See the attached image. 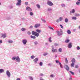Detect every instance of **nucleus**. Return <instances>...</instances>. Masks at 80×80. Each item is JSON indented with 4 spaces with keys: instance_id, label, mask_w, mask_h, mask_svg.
<instances>
[{
    "instance_id": "f257e3e1",
    "label": "nucleus",
    "mask_w": 80,
    "mask_h": 80,
    "mask_svg": "<svg viewBox=\"0 0 80 80\" xmlns=\"http://www.w3.org/2000/svg\"><path fill=\"white\" fill-rule=\"evenodd\" d=\"M32 34L33 35L36 36V37H38L40 35V34L37 32H36L32 31Z\"/></svg>"
},
{
    "instance_id": "f03ea898",
    "label": "nucleus",
    "mask_w": 80,
    "mask_h": 80,
    "mask_svg": "<svg viewBox=\"0 0 80 80\" xmlns=\"http://www.w3.org/2000/svg\"><path fill=\"white\" fill-rule=\"evenodd\" d=\"M48 4L49 5H50V6H52L53 5V4L52 2L51 1H48L47 2Z\"/></svg>"
},
{
    "instance_id": "7ed1b4c3",
    "label": "nucleus",
    "mask_w": 80,
    "mask_h": 80,
    "mask_svg": "<svg viewBox=\"0 0 80 80\" xmlns=\"http://www.w3.org/2000/svg\"><path fill=\"white\" fill-rule=\"evenodd\" d=\"M52 52H57V49H54V47H53V46H52Z\"/></svg>"
},
{
    "instance_id": "20e7f679",
    "label": "nucleus",
    "mask_w": 80,
    "mask_h": 80,
    "mask_svg": "<svg viewBox=\"0 0 80 80\" xmlns=\"http://www.w3.org/2000/svg\"><path fill=\"white\" fill-rule=\"evenodd\" d=\"M6 74L8 77H10V72H9V71H7L6 72Z\"/></svg>"
},
{
    "instance_id": "39448f33",
    "label": "nucleus",
    "mask_w": 80,
    "mask_h": 80,
    "mask_svg": "<svg viewBox=\"0 0 80 80\" xmlns=\"http://www.w3.org/2000/svg\"><path fill=\"white\" fill-rule=\"evenodd\" d=\"M26 9L27 10H28V11H29V12H32V9L29 7H28L26 8Z\"/></svg>"
},
{
    "instance_id": "423d86ee",
    "label": "nucleus",
    "mask_w": 80,
    "mask_h": 80,
    "mask_svg": "<svg viewBox=\"0 0 80 80\" xmlns=\"http://www.w3.org/2000/svg\"><path fill=\"white\" fill-rule=\"evenodd\" d=\"M22 1L21 0H18V3H17V5H20L21 4Z\"/></svg>"
},
{
    "instance_id": "0eeeda50",
    "label": "nucleus",
    "mask_w": 80,
    "mask_h": 80,
    "mask_svg": "<svg viewBox=\"0 0 80 80\" xmlns=\"http://www.w3.org/2000/svg\"><path fill=\"white\" fill-rule=\"evenodd\" d=\"M16 62H20V59L19 58V57L18 56L16 58Z\"/></svg>"
},
{
    "instance_id": "6e6552de",
    "label": "nucleus",
    "mask_w": 80,
    "mask_h": 80,
    "mask_svg": "<svg viewBox=\"0 0 80 80\" xmlns=\"http://www.w3.org/2000/svg\"><path fill=\"white\" fill-rule=\"evenodd\" d=\"M38 61V59L37 58H36L35 59H34L33 61L35 62V63H37V62Z\"/></svg>"
},
{
    "instance_id": "1a4fd4ad",
    "label": "nucleus",
    "mask_w": 80,
    "mask_h": 80,
    "mask_svg": "<svg viewBox=\"0 0 80 80\" xmlns=\"http://www.w3.org/2000/svg\"><path fill=\"white\" fill-rule=\"evenodd\" d=\"M72 42H70L69 43L68 45V48H72Z\"/></svg>"
},
{
    "instance_id": "9d476101",
    "label": "nucleus",
    "mask_w": 80,
    "mask_h": 80,
    "mask_svg": "<svg viewBox=\"0 0 80 80\" xmlns=\"http://www.w3.org/2000/svg\"><path fill=\"white\" fill-rule=\"evenodd\" d=\"M40 24H35L34 27L35 28H37V27H40Z\"/></svg>"
},
{
    "instance_id": "9b49d317",
    "label": "nucleus",
    "mask_w": 80,
    "mask_h": 80,
    "mask_svg": "<svg viewBox=\"0 0 80 80\" xmlns=\"http://www.w3.org/2000/svg\"><path fill=\"white\" fill-rule=\"evenodd\" d=\"M27 41L26 39L22 40L23 43L24 45H26V44L27 43Z\"/></svg>"
},
{
    "instance_id": "f8f14e48",
    "label": "nucleus",
    "mask_w": 80,
    "mask_h": 80,
    "mask_svg": "<svg viewBox=\"0 0 80 80\" xmlns=\"http://www.w3.org/2000/svg\"><path fill=\"white\" fill-rule=\"evenodd\" d=\"M65 68L68 71L69 70V67H68V65H66L65 66Z\"/></svg>"
},
{
    "instance_id": "ddd939ff",
    "label": "nucleus",
    "mask_w": 80,
    "mask_h": 80,
    "mask_svg": "<svg viewBox=\"0 0 80 80\" xmlns=\"http://www.w3.org/2000/svg\"><path fill=\"white\" fill-rule=\"evenodd\" d=\"M7 37V35H6V34L5 33L4 34H3L2 36L1 37H2L3 38H5L6 37Z\"/></svg>"
},
{
    "instance_id": "4468645a",
    "label": "nucleus",
    "mask_w": 80,
    "mask_h": 80,
    "mask_svg": "<svg viewBox=\"0 0 80 80\" xmlns=\"http://www.w3.org/2000/svg\"><path fill=\"white\" fill-rule=\"evenodd\" d=\"M67 32L68 34H69V35L71 34V31H70L69 30H68L67 31Z\"/></svg>"
},
{
    "instance_id": "2eb2a0df",
    "label": "nucleus",
    "mask_w": 80,
    "mask_h": 80,
    "mask_svg": "<svg viewBox=\"0 0 80 80\" xmlns=\"http://www.w3.org/2000/svg\"><path fill=\"white\" fill-rule=\"evenodd\" d=\"M71 62H72V63H75V58L72 59L71 61Z\"/></svg>"
},
{
    "instance_id": "dca6fc26",
    "label": "nucleus",
    "mask_w": 80,
    "mask_h": 80,
    "mask_svg": "<svg viewBox=\"0 0 80 80\" xmlns=\"http://www.w3.org/2000/svg\"><path fill=\"white\" fill-rule=\"evenodd\" d=\"M4 70L3 69H0V73H2V72H4Z\"/></svg>"
},
{
    "instance_id": "f3484780",
    "label": "nucleus",
    "mask_w": 80,
    "mask_h": 80,
    "mask_svg": "<svg viewBox=\"0 0 80 80\" xmlns=\"http://www.w3.org/2000/svg\"><path fill=\"white\" fill-rule=\"evenodd\" d=\"M31 38H33V39H35V38H36L35 37L32 35L31 36Z\"/></svg>"
},
{
    "instance_id": "a211bd4d",
    "label": "nucleus",
    "mask_w": 80,
    "mask_h": 80,
    "mask_svg": "<svg viewBox=\"0 0 80 80\" xmlns=\"http://www.w3.org/2000/svg\"><path fill=\"white\" fill-rule=\"evenodd\" d=\"M31 58L32 59H33V58H35V56L34 55H32L31 57Z\"/></svg>"
},
{
    "instance_id": "6ab92c4d",
    "label": "nucleus",
    "mask_w": 80,
    "mask_h": 80,
    "mask_svg": "<svg viewBox=\"0 0 80 80\" xmlns=\"http://www.w3.org/2000/svg\"><path fill=\"white\" fill-rule=\"evenodd\" d=\"M36 31L37 32H38V33H40V32H41V31L39 29H37Z\"/></svg>"
},
{
    "instance_id": "aec40b11",
    "label": "nucleus",
    "mask_w": 80,
    "mask_h": 80,
    "mask_svg": "<svg viewBox=\"0 0 80 80\" xmlns=\"http://www.w3.org/2000/svg\"><path fill=\"white\" fill-rule=\"evenodd\" d=\"M65 62H66V63H68V60H67V58H65Z\"/></svg>"
},
{
    "instance_id": "412c9836",
    "label": "nucleus",
    "mask_w": 80,
    "mask_h": 80,
    "mask_svg": "<svg viewBox=\"0 0 80 80\" xmlns=\"http://www.w3.org/2000/svg\"><path fill=\"white\" fill-rule=\"evenodd\" d=\"M70 42L69 39H67L65 41L66 43H68Z\"/></svg>"
},
{
    "instance_id": "4be33fe9",
    "label": "nucleus",
    "mask_w": 80,
    "mask_h": 80,
    "mask_svg": "<svg viewBox=\"0 0 80 80\" xmlns=\"http://www.w3.org/2000/svg\"><path fill=\"white\" fill-rule=\"evenodd\" d=\"M8 42L9 43H13V41L12 40H9L8 41Z\"/></svg>"
},
{
    "instance_id": "5701e85b",
    "label": "nucleus",
    "mask_w": 80,
    "mask_h": 80,
    "mask_svg": "<svg viewBox=\"0 0 80 80\" xmlns=\"http://www.w3.org/2000/svg\"><path fill=\"white\" fill-rule=\"evenodd\" d=\"M72 18L73 19V20H77V18L75 17H72Z\"/></svg>"
},
{
    "instance_id": "b1692460",
    "label": "nucleus",
    "mask_w": 80,
    "mask_h": 80,
    "mask_svg": "<svg viewBox=\"0 0 80 80\" xmlns=\"http://www.w3.org/2000/svg\"><path fill=\"white\" fill-rule=\"evenodd\" d=\"M62 51V48H60L59 49H58L59 52H61Z\"/></svg>"
},
{
    "instance_id": "393cba45",
    "label": "nucleus",
    "mask_w": 80,
    "mask_h": 80,
    "mask_svg": "<svg viewBox=\"0 0 80 80\" xmlns=\"http://www.w3.org/2000/svg\"><path fill=\"white\" fill-rule=\"evenodd\" d=\"M12 60H16L17 57H14L12 58Z\"/></svg>"
},
{
    "instance_id": "a878e982",
    "label": "nucleus",
    "mask_w": 80,
    "mask_h": 80,
    "mask_svg": "<svg viewBox=\"0 0 80 80\" xmlns=\"http://www.w3.org/2000/svg\"><path fill=\"white\" fill-rule=\"evenodd\" d=\"M75 65V64L73 62H72L71 64V67H74V65Z\"/></svg>"
},
{
    "instance_id": "bb28decb",
    "label": "nucleus",
    "mask_w": 80,
    "mask_h": 80,
    "mask_svg": "<svg viewBox=\"0 0 80 80\" xmlns=\"http://www.w3.org/2000/svg\"><path fill=\"white\" fill-rule=\"evenodd\" d=\"M52 38L50 37L49 38V41L50 42H52Z\"/></svg>"
},
{
    "instance_id": "cd10ccee",
    "label": "nucleus",
    "mask_w": 80,
    "mask_h": 80,
    "mask_svg": "<svg viewBox=\"0 0 80 80\" xmlns=\"http://www.w3.org/2000/svg\"><path fill=\"white\" fill-rule=\"evenodd\" d=\"M37 6L38 8H40V6L39 4H37Z\"/></svg>"
},
{
    "instance_id": "c85d7f7f",
    "label": "nucleus",
    "mask_w": 80,
    "mask_h": 80,
    "mask_svg": "<svg viewBox=\"0 0 80 80\" xmlns=\"http://www.w3.org/2000/svg\"><path fill=\"white\" fill-rule=\"evenodd\" d=\"M26 29L25 28H22V31H23V32H24V31H25Z\"/></svg>"
},
{
    "instance_id": "c756f323",
    "label": "nucleus",
    "mask_w": 80,
    "mask_h": 80,
    "mask_svg": "<svg viewBox=\"0 0 80 80\" xmlns=\"http://www.w3.org/2000/svg\"><path fill=\"white\" fill-rule=\"evenodd\" d=\"M72 13H75V9H73L72 10Z\"/></svg>"
},
{
    "instance_id": "7c9ffc66",
    "label": "nucleus",
    "mask_w": 80,
    "mask_h": 80,
    "mask_svg": "<svg viewBox=\"0 0 80 80\" xmlns=\"http://www.w3.org/2000/svg\"><path fill=\"white\" fill-rule=\"evenodd\" d=\"M27 33L28 34V35H30V34H31V32H30L29 31H28L27 32Z\"/></svg>"
},
{
    "instance_id": "2f4dec72",
    "label": "nucleus",
    "mask_w": 80,
    "mask_h": 80,
    "mask_svg": "<svg viewBox=\"0 0 80 80\" xmlns=\"http://www.w3.org/2000/svg\"><path fill=\"white\" fill-rule=\"evenodd\" d=\"M68 19L66 18L65 19V22H68Z\"/></svg>"
},
{
    "instance_id": "473e14b6",
    "label": "nucleus",
    "mask_w": 80,
    "mask_h": 80,
    "mask_svg": "<svg viewBox=\"0 0 80 80\" xmlns=\"http://www.w3.org/2000/svg\"><path fill=\"white\" fill-rule=\"evenodd\" d=\"M49 28H50V29H51V30H54L53 29V28H52V27H49Z\"/></svg>"
},
{
    "instance_id": "72a5a7b5",
    "label": "nucleus",
    "mask_w": 80,
    "mask_h": 80,
    "mask_svg": "<svg viewBox=\"0 0 80 80\" xmlns=\"http://www.w3.org/2000/svg\"><path fill=\"white\" fill-rule=\"evenodd\" d=\"M56 62L57 63H59V64H60V63L59 61H58V60H56Z\"/></svg>"
},
{
    "instance_id": "f704fd0d",
    "label": "nucleus",
    "mask_w": 80,
    "mask_h": 80,
    "mask_svg": "<svg viewBox=\"0 0 80 80\" xmlns=\"http://www.w3.org/2000/svg\"><path fill=\"white\" fill-rule=\"evenodd\" d=\"M39 65L41 66H42V65H43V63L42 62H41L39 63Z\"/></svg>"
},
{
    "instance_id": "c9c22d12",
    "label": "nucleus",
    "mask_w": 80,
    "mask_h": 80,
    "mask_svg": "<svg viewBox=\"0 0 80 80\" xmlns=\"http://www.w3.org/2000/svg\"><path fill=\"white\" fill-rule=\"evenodd\" d=\"M59 65L61 68H62V64L61 63V62H59Z\"/></svg>"
},
{
    "instance_id": "e433bc0d",
    "label": "nucleus",
    "mask_w": 80,
    "mask_h": 80,
    "mask_svg": "<svg viewBox=\"0 0 80 80\" xmlns=\"http://www.w3.org/2000/svg\"><path fill=\"white\" fill-rule=\"evenodd\" d=\"M80 2H76L77 5H80Z\"/></svg>"
},
{
    "instance_id": "4c0bfd02",
    "label": "nucleus",
    "mask_w": 80,
    "mask_h": 80,
    "mask_svg": "<svg viewBox=\"0 0 80 80\" xmlns=\"http://www.w3.org/2000/svg\"><path fill=\"white\" fill-rule=\"evenodd\" d=\"M69 72H70L71 73V74H72V75H74V72L71 71H70Z\"/></svg>"
},
{
    "instance_id": "58836bf2",
    "label": "nucleus",
    "mask_w": 80,
    "mask_h": 80,
    "mask_svg": "<svg viewBox=\"0 0 80 80\" xmlns=\"http://www.w3.org/2000/svg\"><path fill=\"white\" fill-rule=\"evenodd\" d=\"M29 78L30 80H33V78H32V77H29Z\"/></svg>"
},
{
    "instance_id": "ea45409f",
    "label": "nucleus",
    "mask_w": 80,
    "mask_h": 80,
    "mask_svg": "<svg viewBox=\"0 0 80 80\" xmlns=\"http://www.w3.org/2000/svg\"><path fill=\"white\" fill-rule=\"evenodd\" d=\"M62 17H60L59 19V20H60V21H62Z\"/></svg>"
},
{
    "instance_id": "a19ab883",
    "label": "nucleus",
    "mask_w": 80,
    "mask_h": 80,
    "mask_svg": "<svg viewBox=\"0 0 80 80\" xmlns=\"http://www.w3.org/2000/svg\"><path fill=\"white\" fill-rule=\"evenodd\" d=\"M30 15L32 16L33 15V12H30Z\"/></svg>"
},
{
    "instance_id": "79ce46f5",
    "label": "nucleus",
    "mask_w": 80,
    "mask_h": 80,
    "mask_svg": "<svg viewBox=\"0 0 80 80\" xmlns=\"http://www.w3.org/2000/svg\"><path fill=\"white\" fill-rule=\"evenodd\" d=\"M58 35H61V34H60V32H58Z\"/></svg>"
},
{
    "instance_id": "37998d69",
    "label": "nucleus",
    "mask_w": 80,
    "mask_h": 80,
    "mask_svg": "<svg viewBox=\"0 0 80 80\" xmlns=\"http://www.w3.org/2000/svg\"><path fill=\"white\" fill-rule=\"evenodd\" d=\"M41 20L44 22H46V21L43 19H42Z\"/></svg>"
},
{
    "instance_id": "c03bdc74",
    "label": "nucleus",
    "mask_w": 80,
    "mask_h": 80,
    "mask_svg": "<svg viewBox=\"0 0 80 80\" xmlns=\"http://www.w3.org/2000/svg\"><path fill=\"white\" fill-rule=\"evenodd\" d=\"M47 54H48V53H45L43 54V55L44 56H46V55H47Z\"/></svg>"
},
{
    "instance_id": "a18cd8bd",
    "label": "nucleus",
    "mask_w": 80,
    "mask_h": 80,
    "mask_svg": "<svg viewBox=\"0 0 80 80\" xmlns=\"http://www.w3.org/2000/svg\"><path fill=\"white\" fill-rule=\"evenodd\" d=\"M76 17H78L79 16H80V14H77L76 15Z\"/></svg>"
},
{
    "instance_id": "49530a36",
    "label": "nucleus",
    "mask_w": 80,
    "mask_h": 80,
    "mask_svg": "<svg viewBox=\"0 0 80 80\" xmlns=\"http://www.w3.org/2000/svg\"><path fill=\"white\" fill-rule=\"evenodd\" d=\"M25 5H28V2H26L25 3Z\"/></svg>"
},
{
    "instance_id": "de8ad7c7",
    "label": "nucleus",
    "mask_w": 80,
    "mask_h": 80,
    "mask_svg": "<svg viewBox=\"0 0 80 80\" xmlns=\"http://www.w3.org/2000/svg\"><path fill=\"white\" fill-rule=\"evenodd\" d=\"M51 10H52V9H51V8H48V11H51Z\"/></svg>"
},
{
    "instance_id": "09e8293b",
    "label": "nucleus",
    "mask_w": 80,
    "mask_h": 80,
    "mask_svg": "<svg viewBox=\"0 0 80 80\" xmlns=\"http://www.w3.org/2000/svg\"><path fill=\"white\" fill-rule=\"evenodd\" d=\"M77 50H80V47L78 46L77 47Z\"/></svg>"
},
{
    "instance_id": "8fccbe9b",
    "label": "nucleus",
    "mask_w": 80,
    "mask_h": 80,
    "mask_svg": "<svg viewBox=\"0 0 80 80\" xmlns=\"http://www.w3.org/2000/svg\"><path fill=\"white\" fill-rule=\"evenodd\" d=\"M61 5L62 7H65V4H62Z\"/></svg>"
},
{
    "instance_id": "3c124183",
    "label": "nucleus",
    "mask_w": 80,
    "mask_h": 80,
    "mask_svg": "<svg viewBox=\"0 0 80 80\" xmlns=\"http://www.w3.org/2000/svg\"><path fill=\"white\" fill-rule=\"evenodd\" d=\"M60 22V21L59 20H56V22H57L58 23Z\"/></svg>"
},
{
    "instance_id": "603ef678",
    "label": "nucleus",
    "mask_w": 80,
    "mask_h": 80,
    "mask_svg": "<svg viewBox=\"0 0 80 80\" xmlns=\"http://www.w3.org/2000/svg\"><path fill=\"white\" fill-rule=\"evenodd\" d=\"M60 26L62 28H63V27L62 25H60Z\"/></svg>"
},
{
    "instance_id": "864d4df0",
    "label": "nucleus",
    "mask_w": 80,
    "mask_h": 80,
    "mask_svg": "<svg viewBox=\"0 0 80 80\" xmlns=\"http://www.w3.org/2000/svg\"><path fill=\"white\" fill-rule=\"evenodd\" d=\"M34 43L35 45H37V44H38V43L37 42H34Z\"/></svg>"
},
{
    "instance_id": "5fc2aeb1",
    "label": "nucleus",
    "mask_w": 80,
    "mask_h": 80,
    "mask_svg": "<svg viewBox=\"0 0 80 80\" xmlns=\"http://www.w3.org/2000/svg\"><path fill=\"white\" fill-rule=\"evenodd\" d=\"M30 28H33V26H31L29 27Z\"/></svg>"
},
{
    "instance_id": "6e6d98bb",
    "label": "nucleus",
    "mask_w": 80,
    "mask_h": 80,
    "mask_svg": "<svg viewBox=\"0 0 80 80\" xmlns=\"http://www.w3.org/2000/svg\"><path fill=\"white\" fill-rule=\"evenodd\" d=\"M75 68H78V66L77 65H76L75 66Z\"/></svg>"
},
{
    "instance_id": "4d7b16f0",
    "label": "nucleus",
    "mask_w": 80,
    "mask_h": 80,
    "mask_svg": "<svg viewBox=\"0 0 80 80\" xmlns=\"http://www.w3.org/2000/svg\"><path fill=\"white\" fill-rule=\"evenodd\" d=\"M54 45H55V46H57V45H58V44H57V43H55V44H54Z\"/></svg>"
},
{
    "instance_id": "13d9d810",
    "label": "nucleus",
    "mask_w": 80,
    "mask_h": 80,
    "mask_svg": "<svg viewBox=\"0 0 80 80\" xmlns=\"http://www.w3.org/2000/svg\"><path fill=\"white\" fill-rule=\"evenodd\" d=\"M50 77H51L53 78V75H51Z\"/></svg>"
},
{
    "instance_id": "bf43d9fd",
    "label": "nucleus",
    "mask_w": 80,
    "mask_h": 80,
    "mask_svg": "<svg viewBox=\"0 0 80 80\" xmlns=\"http://www.w3.org/2000/svg\"><path fill=\"white\" fill-rule=\"evenodd\" d=\"M16 80H21L20 78H18Z\"/></svg>"
},
{
    "instance_id": "052dcab7",
    "label": "nucleus",
    "mask_w": 80,
    "mask_h": 80,
    "mask_svg": "<svg viewBox=\"0 0 80 80\" xmlns=\"http://www.w3.org/2000/svg\"><path fill=\"white\" fill-rule=\"evenodd\" d=\"M40 76H43V74L41 73V74H40Z\"/></svg>"
},
{
    "instance_id": "680f3d73",
    "label": "nucleus",
    "mask_w": 80,
    "mask_h": 80,
    "mask_svg": "<svg viewBox=\"0 0 80 80\" xmlns=\"http://www.w3.org/2000/svg\"><path fill=\"white\" fill-rule=\"evenodd\" d=\"M0 43H2V40H0Z\"/></svg>"
},
{
    "instance_id": "e2e57ef3",
    "label": "nucleus",
    "mask_w": 80,
    "mask_h": 80,
    "mask_svg": "<svg viewBox=\"0 0 80 80\" xmlns=\"http://www.w3.org/2000/svg\"><path fill=\"white\" fill-rule=\"evenodd\" d=\"M69 80H72V78H70L69 79Z\"/></svg>"
},
{
    "instance_id": "0e129e2a",
    "label": "nucleus",
    "mask_w": 80,
    "mask_h": 80,
    "mask_svg": "<svg viewBox=\"0 0 80 80\" xmlns=\"http://www.w3.org/2000/svg\"><path fill=\"white\" fill-rule=\"evenodd\" d=\"M40 80H43V79H41Z\"/></svg>"
},
{
    "instance_id": "69168bd1",
    "label": "nucleus",
    "mask_w": 80,
    "mask_h": 80,
    "mask_svg": "<svg viewBox=\"0 0 80 80\" xmlns=\"http://www.w3.org/2000/svg\"><path fill=\"white\" fill-rule=\"evenodd\" d=\"M55 57H56V58L57 57V56H55Z\"/></svg>"
},
{
    "instance_id": "338daca9",
    "label": "nucleus",
    "mask_w": 80,
    "mask_h": 80,
    "mask_svg": "<svg viewBox=\"0 0 80 80\" xmlns=\"http://www.w3.org/2000/svg\"><path fill=\"white\" fill-rule=\"evenodd\" d=\"M78 1H79V2H80V0H78Z\"/></svg>"
},
{
    "instance_id": "774afa93",
    "label": "nucleus",
    "mask_w": 80,
    "mask_h": 80,
    "mask_svg": "<svg viewBox=\"0 0 80 80\" xmlns=\"http://www.w3.org/2000/svg\"><path fill=\"white\" fill-rule=\"evenodd\" d=\"M0 5H1V3L0 2Z\"/></svg>"
}]
</instances>
